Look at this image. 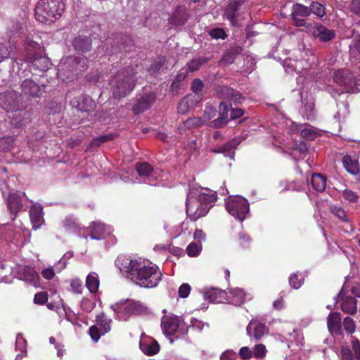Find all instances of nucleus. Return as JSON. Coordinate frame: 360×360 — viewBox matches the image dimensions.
Masks as SVG:
<instances>
[{
  "mask_svg": "<svg viewBox=\"0 0 360 360\" xmlns=\"http://www.w3.org/2000/svg\"><path fill=\"white\" fill-rule=\"evenodd\" d=\"M349 8L352 13L360 16V0H351Z\"/></svg>",
  "mask_w": 360,
  "mask_h": 360,
  "instance_id": "nucleus-60",
  "label": "nucleus"
},
{
  "mask_svg": "<svg viewBox=\"0 0 360 360\" xmlns=\"http://www.w3.org/2000/svg\"><path fill=\"white\" fill-rule=\"evenodd\" d=\"M341 310L347 314L354 315L357 312V301L355 297L346 295L342 290L338 295Z\"/></svg>",
  "mask_w": 360,
  "mask_h": 360,
  "instance_id": "nucleus-13",
  "label": "nucleus"
},
{
  "mask_svg": "<svg viewBox=\"0 0 360 360\" xmlns=\"http://www.w3.org/2000/svg\"><path fill=\"white\" fill-rule=\"evenodd\" d=\"M342 164L346 170L352 174L359 172L358 161L352 159L349 155H345L342 158Z\"/></svg>",
  "mask_w": 360,
  "mask_h": 360,
  "instance_id": "nucleus-31",
  "label": "nucleus"
},
{
  "mask_svg": "<svg viewBox=\"0 0 360 360\" xmlns=\"http://www.w3.org/2000/svg\"><path fill=\"white\" fill-rule=\"evenodd\" d=\"M351 56L360 59V39H355L349 46Z\"/></svg>",
  "mask_w": 360,
  "mask_h": 360,
  "instance_id": "nucleus-44",
  "label": "nucleus"
},
{
  "mask_svg": "<svg viewBox=\"0 0 360 360\" xmlns=\"http://www.w3.org/2000/svg\"><path fill=\"white\" fill-rule=\"evenodd\" d=\"M22 93L30 97H39L41 95V89L39 84L30 79H25L20 84Z\"/></svg>",
  "mask_w": 360,
  "mask_h": 360,
  "instance_id": "nucleus-18",
  "label": "nucleus"
},
{
  "mask_svg": "<svg viewBox=\"0 0 360 360\" xmlns=\"http://www.w3.org/2000/svg\"><path fill=\"white\" fill-rule=\"evenodd\" d=\"M242 51L243 48L240 46L236 45L231 46L224 53L220 60V63L226 65L232 64L235 61L236 57L242 53Z\"/></svg>",
  "mask_w": 360,
  "mask_h": 360,
  "instance_id": "nucleus-22",
  "label": "nucleus"
},
{
  "mask_svg": "<svg viewBox=\"0 0 360 360\" xmlns=\"http://www.w3.org/2000/svg\"><path fill=\"white\" fill-rule=\"evenodd\" d=\"M247 333L250 337L253 336L255 340H259L267 333V328L264 323L252 320L247 326Z\"/></svg>",
  "mask_w": 360,
  "mask_h": 360,
  "instance_id": "nucleus-20",
  "label": "nucleus"
},
{
  "mask_svg": "<svg viewBox=\"0 0 360 360\" xmlns=\"http://www.w3.org/2000/svg\"><path fill=\"white\" fill-rule=\"evenodd\" d=\"M204 299L210 302L222 303L228 301L227 292L217 288H211L204 292Z\"/></svg>",
  "mask_w": 360,
  "mask_h": 360,
  "instance_id": "nucleus-16",
  "label": "nucleus"
},
{
  "mask_svg": "<svg viewBox=\"0 0 360 360\" xmlns=\"http://www.w3.org/2000/svg\"><path fill=\"white\" fill-rule=\"evenodd\" d=\"M48 301V293L45 291H41L34 295L33 302L36 304L42 305Z\"/></svg>",
  "mask_w": 360,
  "mask_h": 360,
  "instance_id": "nucleus-49",
  "label": "nucleus"
},
{
  "mask_svg": "<svg viewBox=\"0 0 360 360\" xmlns=\"http://www.w3.org/2000/svg\"><path fill=\"white\" fill-rule=\"evenodd\" d=\"M30 217L33 228L40 227L43 221L42 207L40 205H32L30 210Z\"/></svg>",
  "mask_w": 360,
  "mask_h": 360,
  "instance_id": "nucleus-23",
  "label": "nucleus"
},
{
  "mask_svg": "<svg viewBox=\"0 0 360 360\" xmlns=\"http://www.w3.org/2000/svg\"><path fill=\"white\" fill-rule=\"evenodd\" d=\"M311 184L313 188L319 192H323L326 186V178L319 173L312 174Z\"/></svg>",
  "mask_w": 360,
  "mask_h": 360,
  "instance_id": "nucleus-27",
  "label": "nucleus"
},
{
  "mask_svg": "<svg viewBox=\"0 0 360 360\" xmlns=\"http://www.w3.org/2000/svg\"><path fill=\"white\" fill-rule=\"evenodd\" d=\"M316 134L315 131L310 128H304L300 131V136L307 140H314Z\"/></svg>",
  "mask_w": 360,
  "mask_h": 360,
  "instance_id": "nucleus-51",
  "label": "nucleus"
},
{
  "mask_svg": "<svg viewBox=\"0 0 360 360\" xmlns=\"http://www.w3.org/2000/svg\"><path fill=\"white\" fill-rule=\"evenodd\" d=\"M204 122H205L202 119V117H195L187 120L186 122V124L188 127H198L202 126L204 124Z\"/></svg>",
  "mask_w": 360,
  "mask_h": 360,
  "instance_id": "nucleus-52",
  "label": "nucleus"
},
{
  "mask_svg": "<svg viewBox=\"0 0 360 360\" xmlns=\"http://www.w3.org/2000/svg\"><path fill=\"white\" fill-rule=\"evenodd\" d=\"M309 32L315 38L323 42L332 40L335 36L333 30L328 29L320 23L310 26Z\"/></svg>",
  "mask_w": 360,
  "mask_h": 360,
  "instance_id": "nucleus-14",
  "label": "nucleus"
},
{
  "mask_svg": "<svg viewBox=\"0 0 360 360\" xmlns=\"http://www.w3.org/2000/svg\"><path fill=\"white\" fill-rule=\"evenodd\" d=\"M112 138H113L112 134H105V135L100 136L93 139L91 142V145L92 146L98 147L102 143L110 141L111 139H112Z\"/></svg>",
  "mask_w": 360,
  "mask_h": 360,
  "instance_id": "nucleus-46",
  "label": "nucleus"
},
{
  "mask_svg": "<svg viewBox=\"0 0 360 360\" xmlns=\"http://www.w3.org/2000/svg\"><path fill=\"white\" fill-rule=\"evenodd\" d=\"M166 63V58L164 56L158 57L155 60L148 68V72L150 73L158 72Z\"/></svg>",
  "mask_w": 360,
  "mask_h": 360,
  "instance_id": "nucleus-41",
  "label": "nucleus"
},
{
  "mask_svg": "<svg viewBox=\"0 0 360 360\" xmlns=\"http://www.w3.org/2000/svg\"><path fill=\"white\" fill-rule=\"evenodd\" d=\"M227 123V121L219 117L218 118L214 120L210 123V127L218 129L224 127L225 125H226Z\"/></svg>",
  "mask_w": 360,
  "mask_h": 360,
  "instance_id": "nucleus-64",
  "label": "nucleus"
},
{
  "mask_svg": "<svg viewBox=\"0 0 360 360\" xmlns=\"http://www.w3.org/2000/svg\"><path fill=\"white\" fill-rule=\"evenodd\" d=\"M155 96L153 94H146L137 99L136 103L132 107V111L134 114H139L144 110L150 108L154 101Z\"/></svg>",
  "mask_w": 360,
  "mask_h": 360,
  "instance_id": "nucleus-15",
  "label": "nucleus"
},
{
  "mask_svg": "<svg viewBox=\"0 0 360 360\" xmlns=\"http://www.w3.org/2000/svg\"><path fill=\"white\" fill-rule=\"evenodd\" d=\"M16 349L20 351V354H18L16 356L15 360L22 359L24 354L26 353V340L22 335H18L15 342Z\"/></svg>",
  "mask_w": 360,
  "mask_h": 360,
  "instance_id": "nucleus-39",
  "label": "nucleus"
},
{
  "mask_svg": "<svg viewBox=\"0 0 360 360\" xmlns=\"http://www.w3.org/2000/svg\"><path fill=\"white\" fill-rule=\"evenodd\" d=\"M217 110L212 107H207L205 110L202 119L206 122L216 115Z\"/></svg>",
  "mask_w": 360,
  "mask_h": 360,
  "instance_id": "nucleus-63",
  "label": "nucleus"
},
{
  "mask_svg": "<svg viewBox=\"0 0 360 360\" xmlns=\"http://www.w3.org/2000/svg\"><path fill=\"white\" fill-rule=\"evenodd\" d=\"M309 13L310 15L313 13L319 18H322L326 15V7L319 2L313 1L309 6Z\"/></svg>",
  "mask_w": 360,
  "mask_h": 360,
  "instance_id": "nucleus-36",
  "label": "nucleus"
},
{
  "mask_svg": "<svg viewBox=\"0 0 360 360\" xmlns=\"http://www.w3.org/2000/svg\"><path fill=\"white\" fill-rule=\"evenodd\" d=\"M115 265L126 278L142 288H154L162 279V274L156 265L140 259L120 255Z\"/></svg>",
  "mask_w": 360,
  "mask_h": 360,
  "instance_id": "nucleus-1",
  "label": "nucleus"
},
{
  "mask_svg": "<svg viewBox=\"0 0 360 360\" xmlns=\"http://www.w3.org/2000/svg\"><path fill=\"white\" fill-rule=\"evenodd\" d=\"M216 92L219 97L229 99L233 94V89L226 86H218Z\"/></svg>",
  "mask_w": 360,
  "mask_h": 360,
  "instance_id": "nucleus-43",
  "label": "nucleus"
},
{
  "mask_svg": "<svg viewBox=\"0 0 360 360\" xmlns=\"http://www.w3.org/2000/svg\"><path fill=\"white\" fill-rule=\"evenodd\" d=\"M161 326L164 333L169 338L170 343L174 342V338L177 339L186 334L188 331V328L185 326L183 319L173 314L164 315L162 317Z\"/></svg>",
  "mask_w": 360,
  "mask_h": 360,
  "instance_id": "nucleus-4",
  "label": "nucleus"
},
{
  "mask_svg": "<svg viewBox=\"0 0 360 360\" xmlns=\"http://www.w3.org/2000/svg\"><path fill=\"white\" fill-rule=\"evenodd\" d=\"M63 227L66 231L70 233H77L79 231L80 226L77 221L72 217L68 216L63 221Z\"/></svg>",
  "mask_w": 360,
  "mask_h": 360,
  "instance_id": "nucleus-33",
  "label": "nucleus"
},
{
  "mask_svg": "<svg viewBox=\"0 0 360 360\" xmlns=\"http://www.w3.org/2000/svg\"><path fill=\"white\" fill-rule=\"evenodd\" d=\"M135 72L132 67L119 70L112 79L110 85L113 97L120 99L127 96L135 86Z\"/></svg>",
  "mask_w": 360,
  "mask_h": 360,
  "instance_id": "nucleus-2",
  "label": "nucleus"
},
{
  "mask_svg": "<svg viewBox=\"0 0 360 360\" xmlns=\"http://www.w3.org/2000/svg\"><path fill=\"white\" fill-rule=\"evenodd\" d=\"M335 82L342 87V91L354 92L357 82L355 76L347 70H339L334 74Z\"/></svg>",
  "mask_w": 360,
  "mask_h": 360,
  "instance_id": "nucleus-10",
  "label": "nucleus"
},
{
  "mask_svg": "<svg viewBox=\"0 0 360 360\" xmlns=\"http://www.w3.org/2000/svg\"><path fill=\"white\" fill-rule=\"evenodd\" d=\"M342 326L345 330L349 335H352L356 331L355 322L350 316H346L343 319Z\"/></svg>",
  "mask_w": 360,
  "mask_h": 360,
  "instance_id": "nucleus-42",
  "label": "nucleus"
},
{
  "mask_svg": "<svg viewBox=\"0 0 360 360\" xmlns=\"http://www.w3.org/2000/svg\"><path fill=\"white\" fill-rule=\"evenodd\" d=\"M210 60L209 58L204 56L193 58L187 64L188 70L190 72L198 70L202 65L207 63Z\"/></svg>",
  "mask_w": 360,
  "mask_h": 360,
  "instance_id": "nucleus-35",
  "label": "nucleus"
},
{
  "mask_svg": "<svg viewBox=\"0 0 360 360\" xmlns=\"http://www.w3.org/2000/svg\"><path fill=\"white\" fill-rule=\"evenodd\" d=\"M291 15H295V18H297V16L301 18L308 17L310 15L309 7L300 4H295L292 6Z\"/></svg>",
  "mask_w": 360,
  "mask_h": 360,
  "instance_id": "nucleus-34",
  "label": "nucleus"
},
{
  "mask_svg": "<svg viewBox=\"0 0 360 360\" xmlns=\"http://www.w3.org/2000/svg\"><path fill=\"white\" fill-rule=\"evenodd\" d=\"M64 9L61 0H40L35 8V17L42 23L53 22L62 15Z\"/></svg>",
  "mask_w": 360,
  "mask_h": 360,
  "instance_id": "nucleus-3",
  "label": "nucleus"
},
{
  "mask_svg": "<svg viewBox=\"0 0 360 360\" xmlns=\"http://www.w3.org/2000/svg\"><path fill=\"white\" fill-rule=\"evenodd\" d=\"M195 199L200 202L201 205H211L210 204L216 200V196L214 194L200 193Z\"/></svg>",
  "mask_w": 360,
  "mask_h": 360,
  "instance_id": "nucleus-38",
  "label": "nucleus"
},
{
  "mask_svg": "<svg viewBox=\"0 0 360 360\" xmlns=\"http://www.w3.org/2000/svg\"><path fill=\"white\" fill-rule=\"evenodd\" d=\"M186 214L192 221H195L201 217H205L210 210L212 205H201L195 197L189 195L186 200Z\"/></svg>",
  "mask_w": 360,
  "mask_h": 360,
  "instance_id": "nucleus-8",
  "label": "nucleus"
},
{
  "mask_svg": "<svg viewBox=\"0 0 360 360\" xmlns=\"http://www.w3.org/2000/svg\"><path fill=\"white\" fill-rule=\"evenodd\" d=\"M186 78V75L184 73L178 74L174 81L172 83L171 87L172 89L177 90L181 86V82H183Z\"/></svg>",
  "mask_w": 360,
  "mask_h": 360,
  "instance_id": "nucleus-59",
  "label": "nucleus"
},
{
  "mask_svg": "<svg viewBox=\"0 0 360 360\" xmlns=\"http://www.w3.org/2000/svg\"><path fill=\"white\" fill-rule=\"evenodd\" d=\"M89 334L92 340L95 342H97L99 340L101 336L103 335L101 330L96 325H94L89 328Z\"/></svg>",
  "mask_w": 360,
  "mask_h": 360,
  "instance_id": "nucleus-47",
  "label": "nucleus"
},
{
  "mask_svg": "<svg viewBox=\"0 0 360 360\" xmlns=\"http://www.w3.org/2000/svg\"><path fill=\"white\" fill-rule=\"evenodd\" d=\"M86 287L91 293H96L98 291L99 279L96 273L91 272L86 276Z\"/></svg>",
  "mask_w": 360,
  "mask_h": 360,
  "instance_id": "nucleus-30",
  "label": "nucleus"
},
{
  "mask_svg": "<svg viewBox=\"0 0 360 360\" xmlns=\"http://www.w3.org/2000/svg\"><path fill=\"white\" fill-rule=\"evenodd\" d=\"M327 326L330 333L341 335L342 330L341 326V314L340 312H330L327 317Z\"/></svg>",
  "mask_w": 360,
  "mask_h": 360,
  "instance_id": "nucleus-17",
  "label": "nucleus"
},
{
  "mask_svg": "<svg viewBox=\"0 0 360 360\" xmlns=\"http://www.w3.org/2000/svg\"><path fill=\"white\" fill-rule=\"evenodd\" d=\"M219 117L229 122V112L230 110L229 105L225 103L224 102H221L219 106Z\"/></svg>",
  "mask_w": 360,
  "mask_h": 360,
  "instance_id": "nucleus-53",
  "label": "nucleus"
},
{
  "mask_svg": "<svg viewBox=\"0 0 360 360\" xmlns=\"http://www.w3.org/2000/svg\"><path fill=\"white\" fill-rule=\"evenodd\" d=\"M70 287L72 290L77 294H81L82 292V282L79 278L72 279L70 283Z\"/></svg>",
  "mask_w": 360,
  "mask_h": 360,
  "instance_id": "nucleus-54",
  "label": "nucleus"
},
{
  "mask_svg": "<svg viewBox=\"0 0 360 360\" xmlns=\"http://www.w3.org/2000/svg\"><path fill=\"white\" fill-rule=\"evenodd\" d=\"M332 213L338 218H339L341 221L344 222L349 221L348 217L345 211L339 207H333L331 208Z\"/></svg>",
  "mask_w": 360,
  "mask_h": 360,
  "instance_id": "nucleus-48",
  "label": "nucleus"
},
{
  "mask_svg": "<svg viewBox=\"0 0 360 360\" xmlns=\"http://www.w3.org/2000/svg\"><path fill=\"white\" fill-rule=\"evenodd\" d=\"M88 67V60L84 56H71L67 57L60 65V72L70 78L71 74L77 75Z\"/></svg>",
  "mask_w": 360,
  "mask_h": 360,
  "instance_id": "nucleus-6",
  "label": "nucleus"
},
{
  "mask_svg": "<svg viewBox=\"0 0 360 360\" xmlns=\"http://www.w3.org/2000/svg\"><path fill=\"white\" fill-rule=\"evenodd\" d=\"M351 347L342 346L340 355L342 360H360V340L355 336L350 338Z\"/></svg>",
  "mask_w": 360,
  "mask_h": 360,
  "instance_id": "nucleus-11",
  "label": "nucleus"
},
{
  "mask_svg": "<svg viewBox=\"0 0 360 360\" xmlns=\"http://www.w3.org/2000/svg\"><path fill=\"white\" fill-rule=\"evenodd\" d=\"M95 103L90 97H82L77 105V108L82 112H93L95 108Z\"/></svg>",
  "mask_w": 360,
  "mask_h": 360,
  "instance_id": "nucleus-28",
  "label": "nucleus"
},
{
  "mask_svg": "<svg viewBox=\"0 0 360 360\" xmlns=\"http://www.w3.org/2000/svg\"><path fill=\"white\" fill-rule=\"evenodd\" d=\"M204 84L200 79H195L191 84L193 95H200L199 93L203 89Z\"/></svg>",
  "mask_w": 360,
  "mask_h": 360,
  "instance_id": "nucleus-50",
  "label": "nucleus"
},
{
  "mask_svg": "<svg viewBox=\"0 0 360 360\" xmlns=\"http://www.w3.org/2000/svg\"><path fill=\"white\" fill-rule=\"evenodd\" d=\"M191 292V287L187 283H183L179 288V296L182 298L187 297Z\"/></svg>",
  "mask_w": 360,
  "mask_h": 360,
  "instance_id": "nucleus-61",
  "label": "nucleus"
},
{
  "mask_svg": "<svg viewBox=\"0 0 360 360\" xmlns=\"http://www.w3.org/2000/svg\"><path fill=\"white\" fill-rule=\"evenodd\" d=\"M343 197L345 200L352 202H356L359 199V195L356 194V193L349 189H345L343 191Z\"/></svg>",
  "mask_w": 360,
  "mask_h": 360,
  "instance_id": "nucleus-57",
  "label": "nucleus"
},
{
  "mask_svg": "<svg viewBox=\"0 0 360 360\" xmlns=\"http://www.w3.org/2000/svg\"><path fill=\"white\" fill-rule=\"evenodd\" d=\"M226 207L230 214L243 221L249 212V203L246 199L236 197L226 203Z\"/></svg>",
  "mask_w": 360,
  "mask_h": 360,
  "instance_id": "nucleus-7",
  "label": "nucleus"
},
{
  "mask_svg": "<svg viewBox=\"0 0 360 360\" xmlns=\"http://www.w3.org/2000/svg\"><path fill=\"white\" fill-rule=\"evenodd\" d=\"M111 308L118 316L122 313H124L127 316L138 314L143 312L145 309L140 302L133 300H122L112 305Z\"/></svg>",
  "mask_w": 360,
  "mask_h": 360,
  "instance_id": "nucleus-9",
  "label": "nucleus"
},
{
  "mask_svg": "<svg viewBox=\"0 0 360 360\" xmlns=\"http://www.w3.org/2000/svg\"><path fill=\"white\" fill-rule=\"evenodd\" d=\"M186 250L189 256L195 257L200 252V245L195 243H191L188 245Z\"/></svg>",
  "mask_w": 360,
  "mask_h": 360,
  "instance_id": "nucleus-58",
  "label": "nucleus"
},
{
  "mask_svg": "<svg viewBox=\"0 0 360 360\" xmlns=\"http://www.w3.org/2000/svg\"><path fill=\"white\" fill-rule=\"evenodd\" d=\"M240 142L241 141L239 139H233L224 146H221L223 154L225 156H229L231 159H233L235 155L233 150L236 148Z\"/></svg>",
  "mask_w": 360,
  "mask_h": 360,
  "instance_id": "nucleus-32",
  "label": "nucleus"
},
{
  "mask_svg": "<svg viewBox=\"0 0 360 360\" xmlns=\"http://www.w3.org/2000/svg\"><path fill=\"white\" fill-rule=\"evenodd\" d=\"M237 242L242 248H246L249 245L250 238L245 233H240L237 238Z\"/></svg>",
  "mask_w": 360,
  "mask_h": 360,
  "instance_id": "nucleus-62",
  "label": "nucleus"
},
{
  "mask_svg": "<svg viewBox=\"0 0 360 360\" xmlns=\"http://www.w3.org/2000/svg\"><path fill=\"white\" fill-rule=\"evenodd\" d=\"M245 3V0H231L229 1L228 6L225 8L224 16L226 17L231 25L234 27H239V16L238 11L240 7Z\"/></svg>",
  "mask_w": 360,
  "mask_h": 360,
  "instance_id": "nucleus-12",
  "label": "nucleus"
},
{
  "mask_svg": "<svg viewBox=\"0 0 360 360\" xmlns=\"http://www.w3.org/2000/svg\"><path fill=\"white\" fill-rule=\"evenodd\" d=\"M210 36L214 39H224L227 35L224 30L221 28H214L210 32Z\"/></svg>",
  "mask_w": 360,
  "mask_h": 360,
  "instance_id": "nucleus-55",
  "label": "nucleus"
},
{
  "mask_svg": "<svg viewBox=\"0 0 360 360\" xmlns=\"http://www.w3.org/2000/svg\"><path fill=\"white\" fill-rule=\"evenodd\" d=\"M266 352V347L262 344L257 345L253 351V355L256 358H262L265 356Z\"/></svg>",
  "mask_w": 360,
  "mask_h": 360,
  "instance_id": "nucleus-56",
  "label": "nucleus"
},
{
  "mask_svg": "<svg viewBox=\"0 0 360 360\" xmlns=\"http://www.w3.org/2000/svg\"><path fill=\"white\" fill-rule=\"evenodd\" d=\"M136 169L140 176L153 178L154 176L153 167L147 162L137 163Z\"/></svg>",
  "mask_w": 360,
  "mask_h": 360,
  "instance_id": "nucleus-29",
  "label": "nucleus"
},
{
  "mask_svg": "<svg viewBox=\"0 0 360 360\" xmlns=\"http://www.w3.org/2000/svg\"><path fill=\"white\" fill-rule=\"evenodd\" d=\"M229 293L230 295L228 297V300L235 305H240L245 300V293L242 289H231Z\"/></svg>",
  "mask_w": 360,
  "mask_h": 360,
  "instance_id": "nucleus-26",
  "label": "nucleus"
},
{
  "mask_svg": "<svg viewBox=\"0 0 360 360\" xmlns=\"http://www.w3.org/2000/svg\"><path fill=\"white\" fill-rule=\"evenodd\" d=\"M12 94L11 93H6L0 95V105L2 108L8 111L13 109L11 103Z\"/></svg>",
  "mask_w": 360,
  "mask_h": 360,
  "instance_id": "nucleus-40",
  "label": "nucleus"
},
{
  "mask_svg": "<svg viewBox=\"0 0 360 360\" xmlns=\"http://www.w3.org/2000/svg\"><path fill=\"white\" fill-rule=\"evenodd\" d=\"M304 278H299L297 274H293L289 277V284L294 289H299L303 284Z\"/></svg>",
  "mask_w": 360,
  "mask_h": 360,
  "instance_id": "nucleus-45",
  "label": "nucleus"
},
{
  "mask_svg": "<svg viewBox=\"0 0 360 360\" xmlns=\"http://www.w3.org/2000/svg\"><path fill=\"white\" fill-rule=\"evenodd\" d=\"M189 13L184 6H178L172 13L170 22L176 26L184 25L188 20Z\"/></svg>",
  "mask_w": 360,
  "mask_h": 360,
  "instance_id": "nucleus-21",
  "label": "nucleus"
},
{
  "mask_svg": "<svg viewBox=\"0 0 360 360\" xmlns=\"http://www.w3.org/2000/svg\"><path fill=\"white\" fill-rule=\"evenodd\" d=\"M4 198L8 210L13 215L12 220H15L18 213L25 210L27 206V197L25 193L19 191H11Z\"/></svg>",
  "mask_w": 360,
  "mask_h": 360,
  "instance_id": "nucleus-5",
  "label": "nucleus"
},
{
  "mask_svg": "<svg viewBox=\"0 0 360 360\" xmlns=\"http://www.w3.org/2000/svg\"><path fill=\"white\" fill-rule=\"evenodd\" d=\"M200 101V95L188 94L179 101L177 106L178 112L184 114Z\"/></svg>",
  "mask_w": 360,
  "mask_h": 360,
  "instance_id": "nucleus-19",
  "label": "nucleus"
},
{
  "mask_svg": "<svg viewBox=\"0 0 360 360\" xmlns=\"http://www.w3.org/2000/svg\"><path fill=\"white\" fill-rule=\"evenodd\" d=\"M72 45L77 51L86 52L91 49V39L89 37L79 36L74 39Z\"/></svg>",
  "mask_w": 360,
  "mask_h": 360,
  "instance_id": "nucleus-24",
  "label": "nucleus"
},
{
  "mask_svg": "<svg viewBox=\"0 0 360 360\" xmlns=\"http://www.w3.org/2000/svg\"><path fill=\"white\" fill-rule=\"evenodd\" d=\"M96 326L101 330L103 335L110 331L112 320L108 319L103 312L96 316Z\"/></svg>",
  "mask_w": 360,
  "mask_h": 360,
  "instance_id": "nucleus-25",
  "label": "nucleus"
},
{
  "mask_svg": "<svg viewBox=\"0 0 360 360\" xmlns=\"http://www.w3.org/2000/svg\"><path fill=\"white\" fill-rule=\"evenodd\" d=\"M141 348L147 355H154L160 351V345L157 341H153L150 345H141Z\"/></svg>",
  "mask_w": 360,
  "mask_h": 360,
  "instance_id": "nucleus-37",
  "label": "nucleus"
}]
</instances>
